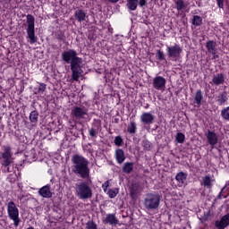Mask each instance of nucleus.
Wrapping results in <instances>:
<instances>
[{"instance_id":"1","label":"nucleus","mask_w":229,"mask_h":229,"mask_svg":"<svg viewBox=\"0 0 229 229\" xmlns=\"http://www.w3.org/2000/svg\"><path fill=\"white\" fill-rule=\"evenodd\" d=\"M62 59L66 64H71L72 69V79L73 81H79L80 76H81V64H83V59L78 57V53L74 49H70L67 51L63 52Z\"/></svg>"},{"instance_id":"2","label":"nucleus","mask_w":229,"mask_h":229,"mask_svg":"<svg viewBox=\"0 0 229 229\" xmlns=\"http://www.w3.org/2000/svg\"><path fill=\"white\" fill-rule=\"evenodd\" d=\"M73 164L72 171L75 174H79L81 178H89L90 176V169L89 168V160L80 155H74L72 157Z\"/></svg>"},{"instance_id":"3","label":"nucleus","mask_w":229,"mask_h":229,"mask_svg":"<svg viewBox=\"0 0 229 229\" xmlns=\"http://www.w3.org/2000/svg\"><path fill=\"white\" fill-rule=\"evenodd\" d=\"M13 153H12V148L10 146H4L2 152H0V164L5 169H4V173H10V168L8 167L11 164L13 163Z\"/></svg>"},{"instance_id":"4","label":"nucleus","mask_w":229,"mask_h":229,"mask_svg":"<svg viewBox=\"0 0 229 229\" xmlns=\"http://www.w3.org/2000/svg\"><path fill=\"white\" fill-rule=\"evenodd\" d=\"M75 192L80 199H90L92 198V189L85 182L75 184Z\"/></svg>"},{"instance_id":"5","label":"nucleus","mask_w":229,"mask_h":229,"mask_svg":"<svg viewBox=\"0 0 229 229\" xmlns=\"http://www.w3.org/2000/svg\"><path fill=\"white\" fill-rule=\"evenodd\" d=\"M7 215L11 221H13L15 228L19 226L21 223V218H19V208L13 201H9L7 203Z\"/></svg>"},{"instance_id":"6","label":"nucleus","mask_w":229,"mask_h":229,"mask_svg":"<svg viewBox=\"0 0 229 229\" xmlns=\"http://www.w3.org/2000/svg\"><path fill=\"white\" fill-rule=\"evenodd\" d=\"M27 38L30 44L37 42V36H35V17L31 14L27 15Z\"/></svg>"},{"instance_id":"7","label":"nucleus","mask_w":229,"mask_h":229,"mask_svg":"<svg viewBox=\"0 0 229 229\" xmlns=\"http://www.w3.org/2000/svg\"><path fill=\"white\" fill-rule=\"evenodd\" d=\"M160 206V196L149 193L144 199V207L147 210H157Z\"/></svg>"},{"instance_id":"8","label":"nucleus","mask_w":229,"mask_h":229,"mask_svg":"<svg viewBox=\"0 0 229 229\" xmlns=\"http://www.w3.org/2000/svg\"><path fill=\"white\" fill-rule=\"evenodd\" d=\"M166 51L168 53L169 58H171L173 62H176V60H180L182 49L180 45L175 44L172 47H167Z\"/></svg>"},{"instance_id":"9","label":"nucleus","mask_w":229,"mask_h":229,"mask_svg":"<svg viewBox=\"0 0 229 229\" xmlns=\"http://www.w3.org/2000/svg\"><path fill=\"white\" fill-rule=\"evenodd\" d=\"M72 117L73 121H80V119H87L89 117V110L85 107L75 106L72 110Z\"/></svg>"},{"instance_id":"10","label":"nucleus","mask_w":229,"mask_h":229,"mask_svg":"<svg viewBox=\"0 0 229 229\" xmlns=\"http://www.w3.org/2000/svg\"><path fill=\"white\" fill-rule=\"evenodd\" d=\"M166 82L167 81H165V78L162 76H157L153 79L152 85L156 90H165Z\"/></svg>"},{"instance_id":"11","label":"nucleus","mask_w":229,"mask_h":229,"mask_svg":"<svg viewBox=\"0 0 229 229\" xmlns=\"http://www.w3.org/2000/svg\"><path fill=\"white\" fill-rule=\"evenodd\" d=\"M215 226L217 229H225L229 226V214L222 216L221 220H217L215 222Z\"/></svg>"},{"instance_id":"12","label":"nucleus","mask_w":229,"mask_h":229,"mask_svg":"<svg viewBox=\"0 0 229 229\" xmlns=\"http://www.w3.org/2000/svg\"><path fill=\"white\" fill-rule=\"evenodd\" d=\"M206 137L208 140V142L210 146H212V148H214L216 146V144H217V134H216V132L212 131H208V132H206Z\"/></svg>"},{"instance_id":"13","label":"nucleus","mask_w":229,"mask_h":229,"mask_svg":"<svg viewBox=\"0 0 229 229\" xmlns=\"http://www.w3.org/2000/svg\"><path fill=\"white\" fill-rule=\"evenodd\" d=\"M200 185L206 189H212L214 187V179L210 175H205L201 179Z\"/></svg>"},{"instance_id":"14","label":"nucleus","mask_w":229,"mask_h":229,"mask_svg":"<svg viewBox=\"0 0 229 229\" xmlns=\"http://www.w3.org/2000/svg\"><path fill=\"white\" fill-rule=\"evenodd\" d=\"M140 121L143 124H153L155 115L151 114V113H143L140 116Z\"/></svg>"},{"instance_id":"15","label":"nucleus","mask_w":229,"mask_h":229,"mask_svg":"<svg viewBox=\"0 0 229 229\" xmlns=\"http://www.w3.org/2000/svg\"><path fill=\"white\" fill-rule=\"evenodd\" d=\"M211 85H223L225 83V75L223 73H216L213 75L212 81H211Z\"/></svg>"},{"instance_id":"16","label":"nucleus","mask_w":229,"mask_h":229,"mask_svg":"<svg viewBox=\"0 0 229 229\" xmlns=\"http://www.w3.org/2000/svg\"><path fill=\"white\" fill-rule=\"evenodd\" d=\"M74 17L78 21V22H83L87 21V19H89L87 13H85V11L81 9L75 11Z\"/></svg>"},{"instance_id":"17","label":"nucleus","mask_w":229,"mask_h":229,"mask_svg":"<svg viewBox=\"0 0 229 229\" xmlns=\"http://www.w3.org/2000/svg\"><path fill=\"white\" fill-rule=\"evenodd\" d=\"M217 46V43L214 40H209L206 43V47L208 49V52L211 55H216L217 53V48H216Z\"/></svg>"},{"instance_id":"18","label":"nucleus","mask_w":229,"mask_h":229,"mask_svg":"<svg viewBox=\"0 0 229 229\" xmlns=\"http://www.w3.org/2000/svg\"><path fill=\"white\" fill-rule=\"evenodd\" d=\"M38 194L41 195L42 198H51V196H53L49 185L43 186L41 189H39Z\"/></svg>"},{"instance_id":"19","label":"nucleus","mask_w":229,"mask_h":229,"mask_svg":"<svg viewBox=\"0 0 229 229\" xmlns=\"http://www.w3.org/2000/svg\"><path fill=\"white\" fill-rule=\"evenodd\" d=\"M105 221L107 225H112L113 226H115V225L119 223V220L117 219V217H115V215L114 214H107L106 216Z\"/></svg>"},{"instance_id":"20","label":"nucleus","mask_w":229,"mask_h":229,"mask_svg":"<svg viewBox=\"0 0 229 229\" xmlns=\"http://www.w3.org/2000/svg\"><path fill=\"white\" fill-rule=\"evenodd\" d=\"M175 180L178 182L179 187H182L183 183H185V180H187V174L183 172L178 173L175 176Z\"/></svg>"},{"instance_id":"21","label":"nucleus","mask_w":229,"mask_h":229,"mask_svg":"<svg viewBox=\"0 0 229 229\" xmlns=\"http://www.w3.org/2000/svg\"><path fill=\"white\" fill-rule=\"evenodd\" d=\"M201 101H203V94L201 93L200 89L197 90L194 98V106H201Z\"/></svg>"},{"instance_id":"22","label":"nucleus","mask_w":229,"mask_h":229,"mask_svg":"<svg viewBox=\"0 0 229 229\" xmlns=\"http://www.w3.org/2000/svg\"><path fill=\"white\" fill-rule=\"evenodd\" d=\"M115 158L118 164H123L126 157H124V151L121 148L115 150Z\"/></svg>"},{"instance_id":"23","label":"nucleus","mask_w":229,"mask_h":229,"mask_svg":"<svg viewBox=\"0 0 229 229\" xmlns=\"http://www.w3.org/2000/svg\"><path fill=\"white\" fill-rule=\"evenodd\" d=\"M126 6L131 12H135L139 6V0H127Z\"/></svg>"},{"instance_id":"24","label":"nucleus","mask_w":229,"mask_h":229,"mask_svg":"<svg viewBox=\"0 0 229 229\" xmlns=\"http://www.w3.org/2000/svg\"><path fill=\"white\" fill-rule=\"evenodd\" d=\"M139 192V183H132L131 186V196L132 199H135V198H137Z\"/></svg>"},{"instance_id":"25","label":"nucleus","mask_w":229,"mask_h":229,"mask_svg":"<svg viewBox=\"0 0 229 229\" xmlns=\"http://www.w3.org/2000/svg\"><path fill=\"white\" fill-rule=\"evenodd\" d=\"M175 8L177 12H182L183 8H187V4L183 0L175 1Z\"/></svg>"},{"instance_id":"26","label":"nucleus","mask_w":229,"mask_h":229,"mask_svg":"<svg viewBox=\"0 0 229 229\" xmlns=\"http://www.w3.org/2000/svg\"><path fill=\"white\" fill-rule=\"evenodd\" d=\"M202 23L203 19L199 15H194L193 18L191 19V24L193 26H201Z\"/></svg>"},{"instance_id":"27","label":"nucleus","mask_w":229,"mask_h":229,"mask_svg":"<svg viewBox=\"0 0 229 229\" xmlns=\"http://www.w3.org/2000/svg\"><path fill=\"white\" fill-rule=\"evenodd\" d=\"M123 171V173L130 174V173H131V171H133V163H124Z\"/></svg>"},{"instance_id":"28","label":"nucleus","mask_w":229,"mask_h":229,"mask_svg":"<svg viewBox=\"0 0 229 229\" xmlns=\"http://www.w3.org/2000/svg\"><path fill=\"white\" fill-rule=\"evenodd\" d=\"M128 133L133 134L137 131V123L135 122H131L127 128Z\"/></svg>"},{"instance_id":"29","label":"nucleus","mask_w":229,"mask_h":229,"mask_svg":"<svg viewBox=\"0 0 229 229\" xmlns=\"http://www.w3.org/2000/svg\"><path fill=\"white\" fill-rule=\"evenodd\" d=\"M30 123H37L38 121V112L37 111L30 112Z\"/></svg>"},{"instance_id":"30","label":"nucleus","mask_w":229,"mask_h":229,"mask_svg":"<svg viewBox=\"0 0 229 229\" xmlns=\"http://www.w3.org/2000/svg\"><path fill=\"white\" fill-rule=\"evenodd\" d=\"M175 140L178 144H183L185 142V134L178 132L175 136Z\"/></svg>"},{"instance_id":"31","label":"nucleus","mask_w":229,"mask_h":229,"mask_svg":"<svg viewBox=\"0 0 229 229\" xmlns=\"http://www.w3.org/2000/svg\"><path fill=\"white\" fill-rule=\"evenodd\" d=\"M221 115L225 121H229V106L225 107L221 111Z\"/></svg>"},{"instance_id":"32","label":"nucleus","mask_w":229,"mask_h":229,"mask_svg":"<svg viewBox=\"0 0 229 229\" xmlns=\"http://www.w3.org/2000/svg\"><path fill=\"white\" fill-rule=\"evenodd\" d=\"M117 194H119V190L117 188H113L110 189L107 191V195L109 196V198L114 199L115 198V196H117Z\"/></svg>"},{"instance_id":"33","label":"nucleus","mask_w":229,"mask_h":229,"mask_svg":"<svg viewBox=\"0 0 229 229\" xmlns=\"http://www.w3.org/2000/svg\"><path fill=\"white\" fill-rule=\"evenodd\" d=\"M217 101L219 105H225V102L228 101V98L226 97V94L222 93L221 95H219Z\"/></svg>"},{"instance_id":"34","label":"nucleus","mask_w":229,"mask_h":229,"mask_svg":"<svg viewBox=\"0 0 229 229\" xmlns=\"http://www.w3.org/2000/svg\"><path fill=\"white\" fill-rule=\"evenodd\" d=\"M86 229H98V225H96V223L89 221L86 224Z\"/></svg>"},{"instance_id":"35","label":"nucleus","mask_w":229,"mask_h":229,"mask_svg":"<svg viewBox=\"0 0 229 229\" xmlns=\"http://www.w3.org/2000/svg\"><path fill=\"white\" fill-rule=\"evenodd\" d=\"M156 58H157V60H160V61L164 60L165 59L164 52L162 50H157Z\"/></svg>"},{"instance_id":"36","label":"nucleus","mask_w":229,"mask_h":229,"mask_svg":"<svg viewBox=\"0 0 229 229\" xmlns=\"http://www.w3.org/2000/svg\"><path fill=\"white\" fill-rule=\"evenodd\" d=\"M44 92H46V84L39 83V87L37 94H44Z\"/></svg>"},{"instance_id":"37","label":"nucleus","mask_w":229,"mask_h":229,"mask_svg":"<svg viewBox=\"0 0 229 229\" xmlns=\"http://www.w3.org/2000/svg\"><path fill=\"white\" fill-rule=\"evenodd\" d=\"M114 144L115 146H118V147L123 146V138H121V136H116L114 138Z\"/></svg>"},{"instance_id":"38","label":"nucleus","mask_w":229,"mask_h":229,"mask_svg":"<svg viewBox=\"0 0 229 229\" xmlns=\"http://www.w3.org/2000/svg\"><path fill=\"white\" fill-rule=\"evenodd\" d=\"M142 146L144 149H147V151H149V149H151V142H149L148 140H143Z\"/></svg>"},{"instance_id":"39","label":"nucleus","mask_w":229,"mask_h":229,"mask_svg":"<svg viewBox=\"0 0 229 229\" xmlns=\"http://www.w3.org/2000/svg\"><path fill=\"white\" fill-rule=\"evenodd\" d=\"M218 8L224 9L225 8V0H216Z\"/></svg>"},{"instance_id":"40","label":"nucleus","mask_w":229,"mask_h":229,"mask_svg":"<svg viewBox=\"0 0 229 229\" xmlns=\"http://www.w3.org/2000/svg\"><path fill=\"white\" fill-rule=\"evenodd\" d=\"M109 185H110V181H106L105 183L102 184L104 192H106V189H108Z\"/></svg>"},{"instance_id":"41","label":"nucleus","mask_w":229,"mask_h":229,"mask_svg":"<svg viewBox=\"0 0 229 229\" xmlns=\"http://www.w3.org/2000/svg\"><path fill=\"white\" fill-rule=\"evenodd\" d=\"M89 135H90V137H97L98 131H96V129H94V128L90 129Z\"/></svg>"},{"instance_id":"42","label":"nucleus","mask_w":229,"mask_h":229,"mask_svg":"<svg viewBox=\"0 0 229 229\" xmlns=\"http://www.w3.org/2000/svg\"><path fill=\"white\" fill-rule=\"evenodd\" d=\"M148 0H138V4L142 8V6H146Z\"/></svg>"},{"instance_id":"43","label":"nucleus","mask_w":229,"mask_h":229,"mask_svg":"<svg viewBox=\"0 0 229 229\" xmlns=\"http://www.w3.org/2000/svg\"><path fill=\"white\" fill-rule=\"evenodd\" d=\"M109 3H119V0H108Z\"/></svg>"},{"instance_id":"44","label":"nucleus","mask_w":229,"mask_h":229,"mask_svg":"<svg viewBox=\"0 0 229 229\" xmlns=\"http://www.w3.org/2000/svg\"><path fill=\"white\" fill-rule=\"evenodd\" d=\"M216 58H219V55H217L215 54V55H213V60H216Z\"/></svg>"},{"instance_id":"45","label":"nucleus","mask_w":229,"mask_h":229,"mask_svg":"<svg viewBox=\"0 0 229 229\" xmlns=\"http://www.w3.org/2000/svg\"><path fill=\"white\" fill-rule=\"evenodd\" d=\"M3 2V0H0V3Z\"/></svg>"}]
</instances>
